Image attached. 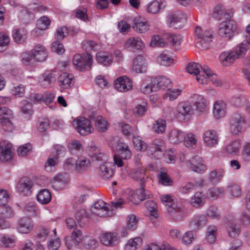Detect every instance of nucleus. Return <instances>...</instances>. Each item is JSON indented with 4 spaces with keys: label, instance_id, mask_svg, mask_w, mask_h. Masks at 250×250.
Returning <instances> with one entry per match:
<instances>
[{
    "label": "nucleus",
    "instance_id": "nucleus-1",
    "mask_svg": "<svg viewBox=\"0 0 250 250\" xmlns=\"http://www.w3.org/2000/svg\"><path fill=\"white\" fill-rule=\"evenodd\" d=\"M90 211L92 214L101 217H111L115 213L111 205L101 200L91 206Z\"/></svg>",
    "mask_w": 250,
    "mask_h": 250
},
{
    "label": "nucleus",
    "instance_id": "nucleus-2",
    "mask_svg": "<svg viewBox=\"0 0 250 250\" xmlns=\"http://www.w3.org/2000/svg\"><path fill=\"white\" fill-rule=\"evenodd\" d=\"M246 122V118L244 115L239 112L234 113L229 122L231 133L235 135L239 134L242 131Z\"/></svg>",
    "mask_w": 250,
    "mask_h": 250
},
{
    "label": "nucleus",
    "instance_id": "nucleus-3",
    "mask_svg": "<svg viewBox=\"0 0 250 250\" xmlns=\"http://www.w3.org/2000/svg\"><path fill=\"white\" fill-rule=\"evenodd\" d=\"M72 125L77 131L83 136L89 135L94 131L91 121L84 117L76 118L73 121Z\"/></svg>",
    "mask_w": 250,
    "mask_h": 250
},
{
    "label": "nucleus",
    "instance_id": "nucleus-4",
    "mask_svg": "<svg viewBox=\"0 0 250 250\" xmlns=\"http://www.w3.org/2000/svg\"><path fill=\"white\" fill-rule=\"evenodd\" d=\"M197 81L202 84H206L210 81L215 86H219L221 85L217 76L212 73L211 69L207 65L203 66L201 73L197 76Z\"/></svg>",
    "mask_w": 250,
    "mask_h": 250
},
{
    "label": "nucleus",
    "instance_id": "nucleus-5",
    "mask_svg": "<svg viewBox=\"0 0 250 250\" xmlns=\"http://www.w3.org/2000/svg\"><path fill=\"white\" fill-rule=\"evenodd\" d=\"M92 62V56L89 54H76L73 57V64L80 71L89 70Z\"/></svg>",
    "mask_w": 250,
    "mask_h": 250
},
{
    "label": "nucleus",
    "instance_id": "nucleus-6",
    "mask_svg": "<svg viewBox=\"0 0 250 250\" xmlns=\"http://www.w3.org/2000/svg\"><path fill=\"white\" fill-rule=\"evenodd\" d=\"M237 29L235 21L229 19L222 22L218 29V33L220 36L230 39L233 36Z\"/></svg>",
    "mask_w": 250,
    "mask_h": 250
},
{
    "label": "nucleus",
    "instance_id": "nucleus-7",
    "mask_svg": "<svg viewBox=\"0 0 250 250\" xmlns=\"http://www.w3.org/2000/svg\"><path fill=\"white\" fill-rule=\"evenodd\" d=\"M167 21L170 27L181 28L186 22V15L179 11L172 12L168 15Z\"/></svg>",
    "mask_w": 250,
    "mask_h": 250
},
{
    "label": "nucleus",
    "instance_id": "nucleus-8",
    "mask_svg": "<svg viewBox=\"0 0 250 250\" xmlns=\"http://www.w3.org/2000/svg\"><path fill=\"white\" fill-rule=\"evenodd\" d=\"M145 183L143 181L141 182L140 188L136 190L135 193L133 191H129L128 193L129 197L128 198L130 202L135 204L137 203L136 197L140 201H144L146 199L151 198L152 194L149 190L145 189Z\"/></svg>",
    "mask_w": 250,
    "mask_h": 250
},
{
    "label": "nucleus",
    "instance_id": "nucleus-9",
    "mask_svg": "<svg viewBox=\"0 0 250 250\" xmlns=\"http://www.w3.org/2000/svg\"><path fill=\"white\" fill-rule=\"evenodd\" d=\"M177 117L181 121H188L193 113L192 105L188 103H181L177 107Z\"/></svg>",
    "mask_w": 250,
    "mask_h": 250
},
{
    "label": "nucleus",
    "instance_id": "nucleus-10",
    "mask_svg": "<svg viewBox=\"0 0 250 250\" xmlns=\"http://www.w3.org/2000/svg\"><path fill=\"white\" fill-rule=\"evenodd\" d=\"M34 223L32 219L27 217L21 218L18 221L17 229L19 233L28 234L33 229Z\"/></svg>",
    "mask_w": 250,
    "mask_h": 250
},
{
    "label": "nucleus",
    "instance_id": "nucleus-11",
    "mask_svg": "<svg viewBox=\"0 0 250 250\" xmlns=\"http://www.w3.org/2000/svg\"><path fill=\"white\" fill-rule=\"evenodd\" d=\"M132 81L125 76L117 78L114 82L115 88L120 92H127L132 88Z\"/></svg>",
    "mask_w": 250,
    "mask_h": 250
},
{
    "label": "nucleus",
    "instance_id": "nucleus-12",
    "mask_svg": "<svg viewBox=\"0 0 250 250\" xmlns=\"http://www.w3.org/2000/svg\"><path fill=\"white\" fill-rule=\"evenodd\" d=\"M11 148L12 145L5 141L0 143V161L1 162H8L12 159L13 153Z\"/></svg>",
    "mask_w": 250,
    "mask_h": 250
},
{
    "label": "nucleus",
    "instance_id": "nucleus-13",
    "mask_svg": "<svg viewBox=\"0 0 250 250\" xmlns=\"http://www.w3.org/2000/svg\"><path fill=\"white\" fill-rule=\"evenodd\" d=\"M99 165L98 167V172L99 176L104 179L108 180L111 178L113 174V170L111 167V164L105 161Z\"/></svg>",
    "mask_w": 250,
    "mask_h": 250
},
{
    "label": "nucleus",
    "instance_id": "nucleus-14",
    "mask_svg": "<svg viewBox=\"0 0 250 250\" xmlns=\"http://www.w3.org/2000/svg\"><path fill=\"white\" fill-rule=\"evenodd\" d=\"M204 142L208 147H213L217 145L219 142V137L216 131L214 130H208L204 134Z\"/></svg>",
    "mask_w": 250,
    "mask_h": 250
},
{
    "label": "nucleus",
    "instance_id": "nucleus-15",
    "mask_svg": "<svg viewBox=\"0 0 250 250\" xmlns=\"http://www.w3.org/2000/svg\"><path fill=\"white\" fill-rule=\"evenodd\" d=\"M82 238L81 231L79 229H74L71 233V236L65 238V243L67 248L70 250L74 246L78 245L81 242L83 241Z\"/></svg>",
    "mask_w": 250,
    "mask_h": 250
},
{
    "label": "nucleus",
    "instance_id": "nucleus-16",
    "mask_svg": "<svg viewBox=\"0 0 250 250\" xmlns=\"http://www.w3.org/2000/svg\"><path fill=\"white\" fill-rule=\"evenodd\" d=\"M32 182L27 178L21 179L17 186L19 192L23 195L29 196L32 193Z\"/></svg>",
    "mask_w": 250,
    "mask_h": 250
},
{
    "label": "nucleus",
    "instance_id": "nucleus-17",
    "mask_svg": "<svg viewBox=\"0 0 250 250\" xmlns=\"http://www.w3.org/2000/svg\"><path fill=\"white\" fill-rule=\"evenodd\" d=\"M86 151L88 155L92 158L93 160L105 161L106 156L101 152L100 149L95 145L88 146Z\"/></svg>",
    "mask_w": 250,
    "mask_h": 250
},
{
    "label": "nucleus",
    "instance_id": "nucleus-18",
    "mask_svg": "<svg viewBox=\"0 0 250 250\" xmlns=\"http://www.w3.org/2000/svg\"><path fill=\"white\" fill-rule=\"evenodd\" d=\"M100 241L105 246L113 247L118 244V238L116 233L106 232L101 235Z\"/></svg>",
    "mask_w": 250,
    "mask_h": 250
},
{
    "label": "nucleus",
    "instance_id": "nucleus-19",
    "mask_svg": "<svg viewBox=\"0 0 250 250\" xmlns=\"http://www.w3.org/2000/svg\"><path fill=\"white\" fill-rule=\"evenodd\" d=\"M90 167V161L85 157H80L75 161V169L77 173L84 172L88 170Z\"/></svg>",
    "mask_w": 250,
    "mask_h": 250
},
{
    "label": "nucleus",
    "instance_id": "nucleus-20",
    "mask_svg": "<svg viewBox=\"0 0 250 250\" xmlns=\"http://www.w3.org/2000/svg\"><path fill=\"white\" fill-rule=\"evenodd\" d=\"M132 27L135 31L139 33H145L149 29L147 21L141 18H136L134 19Z\"/></svg>",
    "mask_w": 250,
    "mask_h": 250
},
{
    "label": "nucleus",
    "instance_id": "nucleus-21",
    "mask_svg": "<svg viewBox=\"0 0 250 250\" xmlns=\"http://www.w3.org/2000/svg\"><path fill=\"white\" fill-rule=\"evenodd\" d=\"M152 84H154L155 91H158L160 89L168 88L169 90L171 84V82L168 78L164 76H160L154 78L152 80Z\"/></svg>",
    "mask_w": 250,
    "mask_h": 250
},
{
    "label": "nucleus",
    "instance_id": "nucleus-22",
    "mask_svg": "<svg viewBox=\"0 0 250 250\" xmlns=\"http://www.w3.org/2000/svg\"><path fill=\"white\" fill-rule=\"evenodd\" d=\"M165 146L164 141L160 139H157L154 140L151 146L148 149L150 152H154V157H156V154L159 152L160 154L157 157V159H159L163 155V152L165 150Z\"/></svg>",
    "mask_w": 250,
    "mask_h": 250
},
{
    "label": "nucleus",
    "instance_id": "nucleus-23",
    "mask_svg": "<svg viewBox=\"0 0 250 250\" xmlns=\"http://www.w3.org/2000/svg\"><path fill=\"white\" fill-rule=\"evenodd\" d=\"M220 58L223 65L229 66L232 64L237 59L239 58V57L235 51H226L221 54Z\"/></svg>",
    "mask_w": 250,
    "mask_h": 250
},
{
    "label": "nucleus",
    "instance_id": "nucleus-24",
    "mask_svg": "<svg viewBox=\"0 0 250 250\" xmlns=\"http://www.w3.org/2000/svg\"><path fill=\"white\" fill-rule=\"evenodd\" d=\"M227 104L222 101H216L214 104L213 114L216 119L225 117L226 114Z\"/></svg>",
    "mask_w": 250,
    "mask_h": 250
},
{
    "label": "nucleus",
    "instance_id": "nucleus-25",
    "mask_svg": "<svg viewBox=\"0 0 250 250\" xmlns=\"http://www.w3.org/2000/svg\"><path fill=\"white\" fill-rule=\"evenodd\" d=\"M132 70L138 73L146 72V65L145 60L143 56L139 55L133 60Z\"/></svg>",
    "mask_w": 250,
    "mask_h": 250
},
{
    "label": "nucleus",
    "instance_id": "nucleus-26",
    "mask_svg": "<svg viewBox=\"0 0 250 250\" xmlns=\"http://www.w3.org/2000/svg\"><path fill=\"white\" fill-rule=\"evenodd\" d=\"M189 167L193 171L195 172H202L205 171V166L201 157L195 156L189 160Z\"/></svg>",
    "mask_w": 250,
    "mask_h": 250
},
{
    "label": "nucleus",
    "instance_id": "nucleus-27",
    "mask_svg": "<svg viewBox=\"0 0 250 250\" xmlns=\"http://www.w3.org/2000/svg\"><path fill=\"white\" fill-rule=\"evenodd\" d=\"M35 61L42 62L44 61L47 57L45 48L41 45H37L32 50Z\"/></svg>",
    "mask_w": 250,
    "mask_h": 250
},
{
    "label": "nucleus",
    "instance_id": "nucleus-28",
    "mask_svg": "<svg viewBox=\"0 0 250 250\" xmlns=\"http://www.w3.org/2000/svg\"><path fill=\"white\" fill-rule=\"evenodd\" d=\"M73 79L72 74L63 73L58 78L59 84L62 88L68 89L72 85Z\"/></svg>",
    "mask_w": 250,
    "mask_h": 250
},
{
    "label": "nucleus",
    "instance_id": "nucleus-29",
    "mask_svg": "<svg viewBox=\"0 0 250 250\" xmlns=\"http://www.w3.org/2000/svg\"><path fill=\"white\" fill-rule=\"evenodd\" d=\"M161 201L166 207L167 211L170 213H175L179 208H177L176 204L173 199L169 195H162Z\"/></svg>",
    "mask_w": 250,
    "mask_h": 250
},
{
    "label": "nucleus",
    "instance_id": "nucleus-30",
    "mask_svg": "<svg viewBox=\"0 0 250 250\" xmlns=\"http://www.w3.org/2000/svg\"><path fill=\"white\" fill-rule=\"evenodd\" d=\"M50 24V19L46 16L41 17L37 21V28L35 29L32 32L34 36H38L39 34H37L38 30H40V34L41 31L46 30L48 28Z\"/></svg>",
    "mask_w": 250,
    "mask_h": 250
},
{
    "label": "nucleus",
    "instance_id": "nucleus-31",
    "mask_svg": "<svg viewBox=\"0 0 250 250\" xmlns=\"http://www.w3.org/2000/svg\"><path fill=\"white\" fill-rule=\"evenodd\" d=\"M142 39L138 37H132L128 39L125 43V47L130 50L141 49L144 46Z\"/></svg>",
    "mask_w": 250,
    "mask_h": 250
},
{
    "label": "nucleus",
    "instance_id": "nucleus-32",
    "mask_svg": "<svg viewBox=\"0 0 250 250\" xmlns=\"http://www.w3.org/2000/svg\"><path fill=\"white\" fill-rule=\"evenodd\" d=\"M75 218L81 227H85L89 222L88 213L84 209H80L76 212Z\"/></svg>",
    "mask_w": 250,
    "mask_h": 250
},
{
    "label": "nucleus",
    "instance_id": "nucleus-33",
    "mask_svg": "<svg viewBox=\"0 0 250 250\" xmlns=\"http://www.w3.org/2000/svg\"><path fill=\"white\" fill-rule=\"evenodd\" d=\"M157 62L161 65L170 66L174 63L173 58L170 55L169 52L166 50L164 51L157 58Z\"/></svg>",
    "mask_w": 250,
    "mask_h": 250
},
{
    "label": "nucleus",
    "instance_id": "nucleus-34",
    "mask_svg": "<svg viewBox=\"0 0 250 250\" xmlns=\"http://www.w3.org/2000/svg\"><path fill=\"white\" fill-rule=\"evenodd\" d=\"M225 173L223 168L214 169L209 174V180L212 184L219 183L223 179Z\"/></svg>",
    "mask_w": 250,
    "mask_h": 250
},
{
    "label": "nucleus",
    "instance_id": "nucleus-35",
    "mask_svg": "<svg viewBox=\"0 0 250 250\" xmlns=\"http://www.w3.org/2000/svg\"><path fill=\"white\" fill-rule=\"evenodd\" d=\"M67 182L68 176L66 174H59L54 177L52 181V186L56 190H60Z\"/></svg>",
    "mask_w": 250,
    "mask_h": 250
},
{
    "label": "nucleus",
    "instance_id": "nucleus-36",
    "mask_svg": "<svg viewBox=\"0 0 250 250\" xmlns=\"http://www.w3.org/2000/svg\"><path fill=\"white\" fill-rule=\"evenodd\" d=\"M56 80V75L54 73L47 71L43 73L40 78V84L44 87H48L51 85L52 83Z\"/></svg>",
    "mask_w": 250,
    "mask_h": 250
},
{
    "label": "nucleus",
    "instance_id": "nucleus-37",
    "mask_svg": "<svg viewBox=\"0 0 250 250\" xmlns=\"http://www.w3.org/2000/svg\"><path fill=\"white\" fill-rule=\"evenodd\" d=\"M51 194L47 189H42L39 191L37 195V200L41 204L46 205L51 200Z\"/></svg>",
    "mask_w": 250,
    "mask_h": 250
},
{
    "label": "nucleus",
    "instance_id": "nucleus-38",
    "mask_svg": "<svg viewBox=\"0 0 250 250\" xmlns=\"http://www.w3.org/2000/svg\"><path fill=\"white\" fill-rule=\"evenodd\" d=\"M195 32L197 37L202 41H204L205 42L211 41L213 35L212 32L210 31L203 30L201 27L197 26Z\"/></svg>",
    "mask_w": 250,
    "mask_h": 250
},
{
    "label": "nucleus",
    "instance_id": "nucleus-39",
    "mask_svg": "<svg viewBox=\"0 0 250 250\" xmlns=\"http://www.w3.org/2000/svg\"><path fill=\"white\" fill-rule=\"evenodd\" d=\"M185 134L184 132L180 130L174 129L172 130L169 133V140L171 143L173 144H179L183 140Z\"/></svg>",
    "mask_w": 250,
    "mask_h": 250
},
{
    "label": "nucleus",
    "instance_id": "nucleus-40",
    "mask_svg": "<svg viewBox=\"0 0 250 250\" xmlns=\"http://www.w3.org/2000/svg\"><path fill=\"white\" fill-rule=\"evenodd\" d=\"M132 177L136 180H140L144 183L147 182L148 177L145 174V168L139 167V168L134 169L131 172Z\"/></svg>",
    "mask_w": 250,
    "mask_h": 250
},
{
    "label": "nucleus",
    "instance_id": "nucleus-41",
    "mask_svg": "<svg viewBox=\"0 0 250 250\" xmlns=\"http://www.w3.org/2000/svg\"><path fill=\"white\" fill-rule=\"evenodd\" d=\"M190 204L194 207L199 208L205 204L204 196L200 192H196L190 200Z\"/></svg>",
    "mask_w": 250,
    "mask_h": 250
},
{
    "label": "nucleus",
    "instance_id": "nucleus-42",
    "mask_svg": "<svg viewBox=\"0 0 250 250\" xmlns=\"http://www.w3.org/2000/svg\"><path fill=\"white\" fill-rule=\"evenodd\" d=\"M227 231L229 236L231 238L238 237L241 232L239 225L232 222H229L227 228Z\"/></svg>",
    "mask_w": 250,
    "mask_h": 250
},
{
    "label": "nucleus",
    "instance_id": "nucleus-43",
    "mask_svg": "<svg viewBox=\"0 0 250 250\" xmlns=\"http://www.w3.org/2000/svg\"><path fill=\"white\" fill-rule=\"evenodd\" d=\"M194 104L197 110L200 112H204L206 108V100L202 95L195 94L193 96Z\"/></svg>",
    "mask_w": 250,
    "mask_h": 250
},
{
    "label": "nucleus",
    "instance_id": "nucleus-44",
    "mask_svg": "<svg viewBox=\"0 0 250 250\" xmlns=\"http://www.w3.org/2000/svg\"><path fill=\"white\" fill-rule=\"evenodd\" d=\"M142 243V239L140 237H136L128 240L125 245V250H136L139 248Z\"/></svg>",
    "mask_w": 250,
    "mask_h": 250
},
{
    "label": "nucleus",
    "instance_id": "nucleus-45",
    "mask_svg": "<svg viewBox=\"0 0 250 250\" xmlns=\"http://www.w3.org/2000/svg\"><path fill=\"white\" fill-rule=\"evenodd\" d=\"M203 68V67L198 63L190 62L188 64L186 69L188 73L195 75L197 77L201 73Z\"/></svg>",
    "mask_w": 250,
    "mask_h": 250
},
{
    "label": "nucleus",
    "instance_id": "nucleus-46",
    "mask_svg": "<svg viewBox=\"0 0 250 250\" xmlns=\"http://www.w3.org/2000/svg\"><path fill=\"white\" fill-rule=\"evenodd\" d=\"M241 148V143L239 140H235L229 144L226 148L228 154H234L239 152Z\"/></svg>",
    "mask_w": 250,
    "mask_h": 250
},
{
    "label": "nucleus",
    "instance_id": "nucleus-47",
    "mask_svg": "<svg viewBox=\"0 0 250 250\" xmlns=\"http://www.w3.org/2000/svg\"><path fill=\"white\" fill-rule=\"evenodd\" d=\"M184 144L187 147L193 148L195 147L197 140L195 135L192 133H188L184 137Z\"/></svg>",
    "mask_w": 250,
    "mask_h": 250
},
{
    "label": "nucleus",
    "instance_id": "nucleus-48",
    "mask_svg": "<svg viewBox=\"0 0 250 250\" xmlns=\"http://www.w3.org/2000/svg\"><path fill=\"white\" fill-rule=\"evenodd\" d=\"M249 46L250 45L248 41L246 39L237 45L235 51L237 53L239 58L241 56H244L246 54L249 49Z\"/></svg>",
    "mask_w": 250,
    "mask_h": 250
},
{
    "label": "nucleus",
    "instance_id": "nucleus-49",
    "mask_svg": "<svg viewBox=\"0 0 250 250\" xmlns=\"http://www.w3.org/2000/svg\"><path fill=\"white\" fill-rule=\"evenodd\" d=\"M166 127V121L164 119H159L153 124V129L155 132L162 134L165 131Z\"/></svg>",
    "mask_w": 250,
    "mask_h": 250
},
{
    "label": "nucleus",
    "instance_id": "nucleus-50",
    "mask_svg": "<svg viewBox=\"0 0 250 250\" xmlns=\"http://www.w3.org/2000/svg\"><path fill=\"white\" fill-rule=\"evenodd\" d=\"M83 246L86 249H95L98 245L97 240L92 237L86 236L83 238Z\"/></svg>",
    "mask_w": 250,
    "mask_h": 250
},
{
    "label": "nucleus",
    "instance_id": "nucleus-51",
    "mask_svg": "<svg viewBox=\"0 0 250 250\" xmlns=\"http://www.w3.org/2000/svg\"><path fill=\"white\" fill-rule=\"evenodd\" d=\"M162 5L161 0H155L147 6L146 11L148 13L156 14L161 9Z\"/></svg>",
    "mask_w": 250,
    "mask_h": 250
},
{
    "label": "nucleus",
    "instance_id": "nucleus-52",
    "mask_svg": "<svg viewBox=\"0 0 250 250\" xmlns=\"http://www.w3.org/2000/svg\"><path fill=\"white\" fill-rule=\"evenodd\" d=\"M97 61L104 65L110 64L112 62L111 58L107 52H99L96 54Z\"/></svg>",
    "mask_w": 250,
    "mask_h": 250
},
{
    "label": "nucleus",
    "instance_id": "nucleus-53",
    "mask_svg": "<svg viewBox=\"0 0 250 250\" xmlns=\"http://www.w3.org/2000/svg\"><path fill=\"white\" fill-rule=\"evenodd\" d=\"M26 34V31L23 29H14L13 32V37L17 43H21L24 42Z\"/></svg>",
    "mask_w": 250,
    "mask_h": 250
},
{
    "label": "nucleus",
    "instance_id": "nucleus-54",
    "mask_svg": "<svg viewBox=\"0 0 250 250\" xmlns=\"http://www.w3.org/2000/svg\"><path fill=\"white\" fill-rule=\"evenodd\" d=\"M217 228L215 226H210L208 228L206 239L210 244L213 243L216 240Z\"/></svg>",
    "mask_w": 250,
    "mask_h": 250
},
{
    "label": "nucleus",
    "instance_id": "nucleus-55",
    "mask_svg": "<svg viewBox=\"0 0 250 250\" xmlns=\"http://www.w3.org/2000/svg\"><path fill=\"white\" fill-rule=\"evenodd\" d=\"M166 38L173 46H179L181 43L182 37L179 35L167 34Z\"/></svg>",
    "mask_w": 250,
    "mask_h": 250
},
{
    "label": "nucleus",
    "instance_id": "nucleus-56",
    "mask_svg": "<svg viewBox=\"0 0 250 250\" xmlns=\"http://www.w3.org/2000/svg\"><path fill=\"white\" fill-rule=\"evenodd\" d=\"M207 215L212 219L218 220L221 217L220 211L215 206H210L207 210Z\"/></svg>",
    "mask_w": 250,
    "mask_h": 250
},
{
    "label": "nucleus",
    "instance_id": "nucleus-57",
    "mask_svg": "<svg viewBox=\"0 0 250 250\" xmlns=\"http://www.w3.org/2000/svg\"><path fill=\"white\" fill-rule=\"evenodd\" d=\"M208 195L213 199H217L224 193V189L222 187H215L208 189Z\"/></svg>",
    "mask_w": 250,
    "mask_h": 250
},
{
    "label": "nucleus",
    "instance_id": "nucleus-58",
    "mask_svg": "<svg viewBox=\"0 0 250 250\" xmlns=\"http://www.w3.org/2000/svg\"><path fill=\"white\" fill-rule=\"evenodd\" d=\"M0 215L4 218H10L14 215L12 208L6 204L0 205Z\"/></svg>",
    "mask_w": 250,
    "mask_h": 250
},
{
    "label": "nucleus",
    "instance_id": "nucleus-59",
    "mask_svg": "<svg viewBox=\"0 0 250 250\" xmlns=\"http://www.w3.org/2000/svg\"><path fill=\"white\" fill-rule=\"evenodd\" d=\"M96 126L98 130L100 132H105L107 129V122L103 117L101 116H98L95 120Z\"/></svg>",
    "mask_w": 250,
    "mask_h": 250
},
{
    "label": "nucleus",
    "instance_id": "nucleus-60",
    "mask_svg": "<svg viewBox=\"0 0 250 250\" xmlns=\"http://www.w3.org/2000/svg\"><path fill=\"white\" fill-rule=\"evenodd\" d=\"M132 141L136 149L140 151H145L146 150L147 146L145 142L141 140L140 137H133Z\"/></svg>",
    "mask_w": 250,
    "mask_h": 250
},
{
    "label": "nucleus",
    "instance_id": "nucleus-61",
    "mask_svg": "<svg viewBox=\"0 0 250 250\" xmlns=\"http://www.w3.org/2000/svg\"><path fill=\"white\" fill-rule=\"evenodd\" d=\"M167 43L159 36H154L152 37L150 46L153 47L166 46Z\"/></svg>",
    "mask_w": 250,
    "mask_h": 250
},
{
    "label": "nucleus",
    "instance_id": "nucleus-62",
    "mask_svg": "<svg viewBox=\"0 0 250 250\" xmlns=\"http://www.w3.org/2000/svg\"><path fill=\"white\" fill-rule=\"evenodd\" d=\"M0 242L5 247H12L14 246L15 238L14 236H0Z\"/></svg>",
    "mask_w": 250,
    "mask_h": 250
},
{
    "label": "nucleus",
    "instance_id": "nucleus-63",
    "mask_svg": "<svg viewBox=\"0 0 250 250\" xmlns=\"http://www.w3.org/2000/svg\"><path fill=\"white\" fill-rule=\"evenodd\" d=\"M21 112L24 118L29 120L33 114L32 104L28 103L21 108Z\"/></svg>",
    "mask_w": 250,
    "mask_h": 250
},
{
    "label": "nucleus",
    "instance_id": "nucleus-64",
    "mask_svg": "<svg viewBox=\"0 0 250 250\" xmlns=\"http://www.w3.org/2000/svg\"><path fill=\"white\" fill-rule=\"evenodd\" d=\"M142 250H172V248L168 244H163L161 246L152 243L148 245Z\"/></svg>",
    "mask_w": 250,
    "mask_h": 250
}]
</instances>
